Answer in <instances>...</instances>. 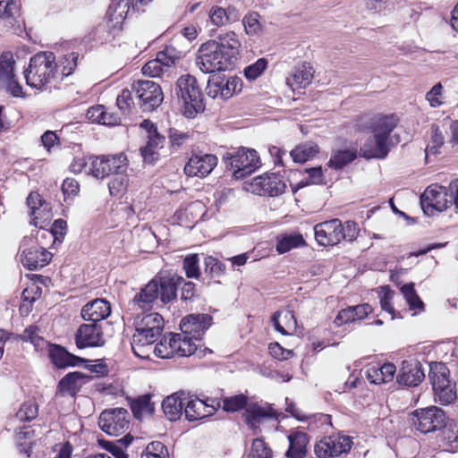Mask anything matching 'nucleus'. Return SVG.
<instances>
[{
  "mask_svg": "<svg viewBox=\"0 0 458 458\" xmlns=\"http://www.w3.org/2000/svg\"><path fill=\"white\" fill-rule=\"evenodd\" d=\"M182 284L181 299L191 300L195 295L194 283L185 282L183 277L176 275L152 279L132 299V310L145 312L150 310L158 300L164 304L170 302L175 299L177 288Z\"/></svg>",
  "mask_w": 458,
  "mask_h": 458,
  "instance_id": "obj_1",
  "label": "nucleus"
},
{
  "mask_svg": "<svg viewBox=\"0 0 458 458\" xmlns=\"http://www.w3.org/2000/svg\"><path fill=\"white\" fill-rule=\"evenodd\" d=\"M241 42L233 31L221 34L217 40L201 45L196 57V65L204 73L232 69L238 59Z\"/></svg>",
  "mask_w": 458,
  "mask_h": 458,
  "instance_id": "obj_2",
  "label": "nucleus"
},
{
  "mask_svg": "<svg viewBox=\"0 0 458 458\" xmlns=\"http://www.w3.org/2000/svg\"><path fill=\"white\" fill-rule=\"evenodd\" d=\"M454 204L458 208V179L453 180L448 187L431 184L420 195V206L427 216L443 212Z\"/></svg>",
  "mask_w": 458,
  "mask_h": 458,
  "instance_id": "obj_3",
  "label": "nucleus"
},
{
  "mask_svg": "<svg viewBox=\"0 0 458 458\" xmlns=\"http://www.w3.org/2000/svg\"><path fill=\"white\" fill-rule=\"evenodd\" d=\"M313 230L317 242L325 247L336 245L343 240L353 242L360 232L356 222L349 220L343 224L337 218L318 223Z\"/></svg>",
  "mask_w": 458,
  "mask_h": 458,
  "instance_id": "obj_4",
  "label": "nucleus"
},
{
  "mask_svg": "<svg viewBox=\"0 0 458 458\" xmlns=\"http://www.w3.org/2000/svg\"><path fill=\"white\" fill-rule=\"evenodd\" d=\"M57 72L55 55L52 52H39L34 55L24 71L26 82L31 88L43 89L51 83Z\"/></svg>",
  "mask_w": 458,
  "mask_h": 458,
  "instance_id": "obj_5",
  "label": "nucleus"
},
{
  "mask_svg": "<svg viewBox=\"0 0 458 458\" xmlns=\"http://www.w3.org/2000/svg\"><path fill=\"white\" fill-rule=\"evenodd\" d=\"M174 93L184 106V114L194 117L205 110L203 95L194 76L186 74L181 76L175 85Z\"/></svg>",
  "mask_w": 458,
  "mask_h": 458,
  "instance_id": "obj_6",
  "label": "nucleus"
},
{
  "mask_svg": "<svg viewBox=\"0 0 458 458\" xmlns=\"http://www.w3.org/2000/svg\"><path fill=\"white\" fill-rule=\"evenodd\" d=\"M226 167L235 179H243L259 166V158L254 149L239 148L224 156Z\"/></svg>",
  "mask_w": 458,
  "mask_h": 458,
  "instance_id": "obj_7",
  "label": "nucleus"
},
{
  "mask_svg": "<svg viewBox=\"0 0 458 458\" xmlns=\"http://www.w3.org/2000/svg\"><path fill=\"white\" fill-rule=\"evenodd\" d=\"M242 89V81L237 76L226 78L225 75H213L208 81L207 94L212 98L226 100Z\"/></svg>",
  "mask_w": 458,
  "mask_h": 458,
  "instance_id": "obj_8",
  "label": "nucleus"
},
{
  "mask_svg": "<svg viewBox=\"0 0 458 458\" xmlns=\"http://www.w3.org/2000/svg\"><path fill=\"white\" fill-rule=\"evenodd\" d=\"M129 412L123 408L106 410L98 419L100 428L110 436H120L130 427Z\"/></svg>",
  "mask_w": 458,
  "mask_h": 458,
  "instance_id": "obj_9",
  "label": "nucleus"
},
{
  "mask_svg": "<svg viewBox=\"0 0 458 458\" xmlns=\"http://www.w3.org/2000/svg\"><path fill=\"white\" fill-rule=\"evenodd\" d=\"M247 191L260 196H278L285 191L286 184L278 174H264L246 185Z\"/></svg>",
  "mask_w": 458,
  "mask_h": 458,
  "instance_id": "obj_10",
  "label": "nucleus"
},
{
  "mask_svg": "<svg viewBox=\"0 0 458 458\" xmlns=\"http://www.w3.org/2000/svg\"><path fill=\"white\" fill-rule=\"evenodd\" d=\"M350 437L332 435L324 437L314 446L315 454L318 458H335L347 454L352 448Z\"/></svg>",
  "mask_w": 458,
  "mask_h": 458,
  "instance_id": "obj_11",
  "label": "nucleus"
},
{
  "mask_svg": "<svg viewBox=\"0 0 458 458\" xmlns=\"http://www.w3.org/2000/svg\"><path fill=\"white\" fill-rule=\"evenodd\" d=\"M445 415L443 410L436 406L417 410L413 413L412 423L423 434L444 428Z\"/></svg>",
  "mask_w": 458,
  "mask_h": 458,
  "instance_id": "obj_12",
  "label": "nucleus"
},
{
  "mask_svg": "<svg viewBox=\"0 0 458 458\" xmlns=\"http://www.w3.org/2000/svg\"><path fill=\"white\" fill-rule=\"evenodd\" d=\"M144 111L150 112L158 107L164 99L161 87L152 81H138L133 84Z\"/></svg>",
  "mask_w": 458,
  "mask_h": 458,
  "instance_id": "obj_13",
  "label": "nucleus"
},
{
  "mask_svg": "<svg viewBox=\"0 0 458 458\" xmlns=\"http://www.w3.org/2000/svg\"><path fill=\"white\" fill-rule=\"evenodd\" d=\"M75 344L79 349L103 346L105 338L102 325L94 322L81 325L75 333Z\"/></svg>",
  "mask_w": 458,
  "mask_h": 458,
  "instance_id": "obj_14",
  "label": "nucleus"
},
{
  "mask_svg": "<svg viewBox=\"0 0 458 458\" xmlns=\"http://www.w3.org/2000/svg\"><path fill=\"white\" fill-rule=\"evenodd\" d=\"M15 62L11 52H4L0 55V83L6 84L8 91L13 97L23 95L22 87L15 80L13 66Z\"/></svg>",
  "mask_w": 458,
  "mask_h": 458,
  "instance_id": "obj_15",
  "label": "nucleus"
},
{
  "mask_svg": "<svg viewBox=\"0 0 458 458\" xmlns=\"http://www.w3.org/2000/svg\"><path fill=\"white\" fill-rule=\"evenodd\" d=\"M212 324V317L208 314H191L181 320L182 333L194 340H199Z\"/></svg>",
  "mask_w": 458,
  "mask_h": 458,
  "instance_id": "obj_16",
  "label": "nucleus"
},
{
  "mask_svg": "<svg viewBox=\"0 0 458 458\" xmlns=\"http://www.w3.org/2000/svg\"><path fill=\"white\" fill-rule=\"evenodd\" d=\"M217 165V157L212 154L192 155L184 166L188 176L206 177Z\"/></svg>",
  "mask_w": 458,
  "mask_h": 458,
  "instance_id": "obj_17",
  "label": "nucleus"
},
{
  "mask_svg": "<svg viewBox=\"0 0 458 458\" xmlns=\"http://www.w3.org/2000/svg\"><path fill=\"white\" fill-rule=\"evenodd\" d=\"M51 259L52 253L38 245L23 249L21 254V261L29 270L44 267L50 262Z\"/></svg>",
  "mask_w": 458,
  "mask_h": 458,
  "instance_id": "obj_18",
  "label": "nucleus"
},
{
  "mask_svg": "<svg viewBox=\"0 0 458 458\" xmlns=\"http://www.w3.org/2000/svg\"><path fill=\"white\" fill-rule=\"evenodd\" d=\"M389 150L390 143L389 140H386V136L373 133L360 147V153L367 159L385 158Z\"/></svg>",
  "mask_w": 458,
  "mask_h": 458,
  "instance_id": "obj_19",
  "label": "nucleus"
},
{
  "mask_svg": "<svg viewBox=\"0 0 458 458\" xmlns=\"http://www.w3.org/2000/svg\"><path fill=\"white\" fill-rule=\"evenodd\" d=\"M111 314V306L104 299H95L86 303L81 311V318L86 322H94L103 325V320Z\"/></svg>",
  "mask_w": 458,
  "mask_h": 458,
  "instance_id": "obj_20",
  "label": "nucleus"
},
{
  "mask_svg": "<svg viewBox=\"0 0 458 458\" xmlns=\"http://www.w3.org/2000/svg\"><path fill=\"white\" fill-rule=\"evenodd\" d=\"M425 378L422 364L417 360H403L400 374L397 376L399 384L407 386H417Z\"/></svg>",
  "mask_w": 458,
  "mask_h": 458,
  "instance_id": "obj_21",
  "label": "nucleus"
},
{
  "mask_svg": "<svg viewBox=\"0 0 458 458\" xmlns=\"http://www.w3.org/2000/svg\"><path fill=\"white\" fill-rule=\"evenodd\" d=\"M91 379V376L80 371L68 373L59 381L57 386V394L63 396H75L81 386Z\"/></svg>",
  "mask_w": 458,
  "mask_h": 458,
  "instance_id": "obj_22",
  "label": "nucleus"
},
{
  "mask_svg": "<svg viewBox=\"0 0 458 458\" xmlns=\"http://www.w3.org/2000/svg\"><path fill=\"white\" fill-rule=\"evenodd\" d=\"M130 10V0H111L106 12L107 27L114 32L120 31Z\"/></svg>",
  "mask_w": 458,
  "mask_h": 458,
  "instance_id": "obj_23",
  "label": "nucleus"
},
{
  "mask_svg": "<svg viewBox=\"0 0 458 458\" xmlns=\"http://www.w3.org/2000/svg\"><path fill=\"white\" fill-rule=\"evenodd\" d=\"M289 447L285 452L286 458H305L308 453L307 445L310 437L307 433L293 430L287 437Z\"/></svg>",
  "mask_w": 458,
  "mask_h": 458,
  "instance_id": "obj_24",
  "label": "nucleus"
},
{
  "mask_svg": "<svg viewBox=\"0 0 458 458\" xmlns=\"http://www.w3.org/2000/svg\"><path fill=\"white\" fill-rule=\"evenodd\" d=\"M163 329L157 327H136L134 335H132L131 348L137 356H140V351L147 345L154 344L160 336Z\"/></svg>",
  "mask_w": 458,
  "mask_h": 458,
  "instance_id": "obj_25",
  "label": "nucleus"
},
{
  "mask_svg": "<svg viewBox=\"0 0 458 458\" xmlns=\"http://www.w3.org/2000/svg\"><path fill=\"white\" fill-rule=\"evenodd\" d=\"M186 395L183 392H178L165 397L162 402V410L165 416L170 421H176L182 415Z\"/></svg>",
  "mask_w": 458,
  "mask_h": 458,
  "instance_id": "obj_26",
  "label": "nucleus"
},
{
  "mask_svg": "<svg viewBox=\"0 0 458 458\" xmlns=\"http://www.w3.org/2000/svg\"><path fill=\"white\" fill-rule=\"evenodd\" d=\"M48 352L51 361L58 369L77 366L85 361L84 359L70 353L64 347L57 344H49Z\"/></svg>",
  "mask_w": 458,
  "mask_h": 458,
  "instance_id": "obj_27",
  "label": "nucleus"
},
{
  "mask_svg": "<svg viewBox=\"0 0 458 458\" xmlns=\"http://www.w3.org/2000/svg\"><path fill=\"white\" fill-rule=\"evenodd\" d=\"M189 51L188 46L181 43L180 37H174L163 51L158 52L166 68L174 65Z\"/></svg>",
  "mask_w": 458,
  "mask_h": 458,
  "instance_id": "obj_28",
  "label": "nucleus"
},
{
  "mask_svg": "<svg viewBox=\"0 0 458 458\" xmlns=\"http://www.w3.org/2000/svg\"><path fill=\"white\" fill-rule=\"evenodd\" d=\"M165 142V137L159 132L148 135L146 146L140 148V154L145 163L154 164L159 158L158 150Z\"/></svg>",
  "mask_w": 458,
  "mask_h": 458,
  "instance_id": "obj_29",
  "label": "nucleus"
},
{
  "mask_svg": "<svg viewBox=\"0 0 458 458\" xmlns=\"http://www.w3.org/2000/svg\"><path fill=\"white\" fill-rule=\"evenodd\" d=\"M242 417L249 428L255 430L262 420L272 417L271 409L250 403L246 407Z\"/></svg>",
  "mask_w": 458,
  "mask_h": 458,
  "instance_id": "obj_30",
  "label": "nucleus"
},
{
  "mask_svg": "<svg viewBox=\"0 0 458 458\" xmlns=\"http://www.w3.org/2000/svg\"><path fill=\"white\" fill-rule=\"evenodd\" d=\"M396 368L393 363L373 365L367 370V378L373 384H383L391 381L394 376Z\"/></svg>",
  "mask_w": 458,
  "mask_h": 458,
  "instance_id": "obj_31",
  "label": "nucleus"
},
{
  "mask_svg": "<svg viewBox=\"0 0 458 458\" xmlns=\"http://www.w3.org/2000/svg\"><path fill=\"white\" fill-rule=\"evenodd\" d=\"M313 78L312 68L303 64L301 66L295 67L292 75L287 78L286 83L293 90L295 89L305 88L311 83Z\"/></svg>",
  "mask_w": 458,
  "mask_h": 458,
  "instance_id": "obj_32",
  "label": "nucleus"
},
{
  "mask_svg": "<svg viewBox=\"0 0 458 458\" xmlns=\"http://www.w3.org/2000/svg\"><path fill=\"white\" fill-rule=\"evenodd\" d=\"M275 329L284 335L291 334L296 328L297 321L292 311H276L271 317Z\"/></svg>",
  "mask_w": 458,
  "mask_h": 458,
  "instance_id": "obj_33",
  "label": "nucleus"
},
{
  "mask_svg": "<svg viewBox=\"0 0 458 458\" xmlns=\"http://www.w3.org/2000/svg\"><path fill=\"white\" fill-rule=\"evenodd\" d=\"M184 413L189 421H195L211 415L212 411L205 402L197 398L185 401Z\"/></svg>",
  "mask_w": 458,
  "mask_h": 458,
  "instance_id": "obj_34",
  "label": "nucleus"
},
{
  "mask_svg": "<svg viewBox=\"0 0 458 458\" xmlns=\"http://www.w3.org/2000/svg\"><path fill=\"white\" fill-rule=\"evenodd\" d=\"M398 122L399 119L395 114L377 116L371 124L372 132L386 136V140H389L390 133L396 127Z\"/></svg>",
  "mask_w": 458,
  "mask_h": 458,
  "instance_id": "obj_35",
  "label": "nucleus"
},
{
  "mask_svg": "<svg viewBox=\"0 0 458 458\" xmlns=\"http://www.w3.org/2000/svg\"><path fill=\"white\" fill-rule=\"evenodd\" d=\"M209 17L213 24L224 26L237 21L240 19V14L234 7L224 9L219 6H214L210 10Z\"/></svg>",
  "mask_w": 458,
  "mask_h": 458,
  "instance_id": "obj_36",
  "label": "nucleus"
},
{
  "mask_svg": "<svg viewBox=\"0 0 458 458\" xmlns=\"http://www.w3.org/2000/svg\"><path fill=\"white\" fill-rule=\"evenodd\" d=\"M151 394H143L131 402L133 416L141 420L146 415H151L155 411V403L151 402Z\"/></svg>",
  "mask_w": 458,
  "mask_h": 458,
  "instance_id": "obj_37",
  "label": "nucleus"
},
{
  "mask_svg": "<svg viewBox=\"0 0 458 458\" xmlns=\"http://www.w3.org/2000/svg\"><path fill=\"white\" fill-rule=\"evenodd\" d=\"M428 377L432 386L445 385L451 382L450 371L443 362H432L429 364Z\"/></svg>",
  "mask_w": 458,
  "mask_h": 458,
  "instance_id": "obj_38",
  "label": "nucleus"
},
{
  "mask_svg": "<svg viewBox=\"0 0 458 458\" xmlns=\"http://www.w3.org/2000/svg\"><path fill=\"white\" fill-rule=\"evenodd\" d=\"M435 399L442 405H447L457 398L455 382H449L445 385L432 386Z\"/></svg>",
  "mask_w": 458,
  "mask_h": 458,
  "instance_id": "obj_39",
  "label": "nucleus"
},
{
  "mask_svg": "<svg viewBox=\"0 0 458 458\" xmlns=\"http://www.w3.org/2000/svg\"><path fill=\"white\" fill-rule=\"evenodd\" d=\"M18 13V4L14 0H0V20L5 27L14 26Z\"/></svg>",
  "mask_w": 458,
  "mask_h": 458,
  "instance_id": "obj_40",
  "label": "nucleus"
},
{
  "mask_svg": "<svg viewBox=\"0 0 458 458\" xmlns=\"http://www.w3.org/2000/svg\"><path fill=\"white\" fill-rule=\"evenodd\" d=\"M26 202L27 206L31 210L30 216H34L31 224L35 226H38V216L37 215V212L38 211V215H40L41 212H49V205L41 198L38 192H30L27 198Z\"/></svg>",
  "mask_w": 458,
  "mask_h": 458,
  "instance_id": "obj_41",
  "label": "nucleus"
},
{
  "mask_svg": "<svg viewBox=\"0 0 458 458\" xmlns=\"http://www.w3.org/2000/svg\"><path fill=\"white\" fill-rule=\"evenodd\" d=\"M318 153V146L315 143L309 142L297 146L293 148L290 155L296 163H305L311 159Z\"/></svg>",
  "mask_w": 458,
  "mask_h": 458,
  "instance_id": "obj_42",
  "label": "nucleus"
},
{
  "mask_svg": "<svg viewBox=\"0 0 458 458\" xmlns=\"http://www.w3.org/2000/svg\"><path fill=\"white\" fill-rule=\"evenodd\" d=\"M357 157L355 149H344L335 151L330 157L327 165L333 169L339 170L352 163Z\"/></svg>",
  "mask_w": 458,
  "mask_h": 458,
  "instance_id": "obj_43",
  "label": "nucleus"
},
{
  "mask_svg": "<svg viewBox=\"0 0 458 458\" xmlns=\"http://www.w3.org/2000/svg\"><path fill=\"white\" fill-rule=\"evenodd\" d=\"M175 334H170L167 338L165 336L154 348V353L162 359H170L176 355Z\"/></svg>",
  "mask_w": 458,
  "mask_h": 458,
  "instance_id": "obj_44",
  "label": "nucleus"
},
{
  "mask_svg": "<svg viewBox=\"0 0 458 458\" xmlns=\"http://www.w3.org/2000/svg\"><path fill=\"white\" fill-rule=\"evenodd\" d=\"M89 171L88 174L98 179H104L110 175V170L106 165V156L102 157H89Z\"/></svg>",
  "mask_w": 458,
  "mask_h": 458,
  "instance_id": "obj_45",
  "label": "nucleus"
},
{
  "mask_svg": "<svg viewBox=\"0 0 458 458\" xmlns=\"http://www.w3.org/2000/svg\"><path fill=\"white\" fill-rule=\"evenodd\" d=\"M444 132H445L444 128L442 129L437 124H432L430 141L425 149L426 157L429 154L437 155L439 153V148L445 143Z\"/></svg>",
  "mask_w": 458,
  "mask_h": 458,
  "instance_id": "obj_46",
  "label": "nucleus"
},
{
  "mask_svg": "<svg viewBox=\"0 0 458 458\" xmlns=\"http://www.w3.org/2000/svg\"><path fill=\"white\" fill-rule=\"evenodd\" d=\"M176 339V355L186 357L193 354L197 350V346L192 337L182 334H175Z\"/></svg>",
  "mask_w": 458,
  "mask_h": 458,
  "instance_id": "obj_47",
  "label": "nucleus"
},
{
  "mask_svg": "<svg viewBox=\"0 0 458 458\" xmlns=\"http://www.w3.org/2000/svg\"><path fill=\"white\" fill-rule=\"evenodd\" d=\"M444 443L447 450L455 453L458 452V423L452 422L444 426Z\"/></svg>",
  "mask_w": 458,
  "mask_h": 458,
  "instance_id": "obj_48",
  "label": "nucleus"
},
{
  "mask_svg": "<svg viewBox=\"0 0 458 458\" xmlns=\"http://www.w3.org/2000/svg\"><path fill=\"white\" fill-rule=\"evenodd\" d=\"M106 165L110 170V174H125L128 167V160L125 155L123 153L106 156Z\"/></svg>",
  "mask_w": 458,
  "mask_h": 458,
  "instance_id": "obj_49",
  "label": "nucleus"
},
{
  "mask_svg": "<svg viewBox=\"0 0 458 458\" xmlns=\"http://www.w3.org/2000/svg\"><path fill=\"white\" fill-rule=\"evenodd\" d=\"M223 402V409L227 412H235L239 411L242 409H245L248 406V397L243 394H236L230 397H225L222 400Z\"/></svg>",
  "mask_w": 458,
  "mask_h": 458,
  "instance_id": "obj_50",
  "label": "nucleus"
},
{
  "mask_svg": "<svg viewBox=\"0 0 458 458\" xmlns=\"http://www.w3.org/2000/svg\"><path fill=\"white\" fill-rule=\"evenodd\" d=\"M305 245V241L301 234L288 235L279 239L276 243V250L280 253H285L293 248Z\"/></svg>",
  "mask_w": 458,
  "mask_h": 458,
  "instance_id": "obj_51",
  "label": "nucleus"
},
{
  "mask_svg": "<svg viewBox=\"0 0 458 458\" xmlns=\"http://www.w3.org/2000/svg\"><path fill=\"white\" fill-rule=\"evenodd\" d=\"M79 55L75 52H72L68 55L61 57L57 64V69L61 70V73L64 77H67L73 72L77 66V60Z\"/></svg>",
  "mask_w": 458,
  "mask_h": 458,
  "instance_id": "obj_52",
  "label": "nucleus"
},
{
  "mask_svg": "<svg viewBox=\"0 0 458 458\" xmlns=\"http://www.w3.org/2000/svg\"><path fill=\"white\" fill-rule=\"evenodd\" d=\"M242 25L245 32L250 36L259 35L262 30L259 22V14L256 12L246 14L242 19Z\"/></svg>",
  "mask_w": 458,
  "mask_h": 458,
  "instance_id": "obj_53",
  "label": "nucleus"
},
{
  "mask_svg": "<svg viewBox=\"0 0 458 458\" xmlns=\"http://www.w3.org/2000/svg\"><path fill=\"white\" fill-rule=\"evenodd\" d=\"M165 61L158 56L146 63L142 67V73L149 77H159L164 72Z\"/></svg>",
  "mask_w": 458,
  "mask_h": 458,
  "instance_id": "obj_54",
  "label": "nucleus"
},
{
  "mask_svg": "<svg viewBox=\"0 0 458 458\" xmlns=\"http://www.w3.org/2000/svg\"><path fill=\"white\" fill-rule=\"evenodd\" d=\"M401 292L411 309L416 310L423 307V302L416 293L413 284L403 285Z\"/></svg>",
  "mask_w": 458,
  "mask_h": 458,
  "instance_id": "obj_55",
  "label": "nucleus"
},
{
  "mask_svg": "<svg viewBox=\"0 0 458 458\" xmlns=\"http://www.w3.org/2000/svg\"><path fill=\"white\" fill-rule=\"evenodd\" d=\"M198 254H191L183 259V269L188 278H199L200 276Z\"/></svg>",
  "mask_w": 458,
  "mask_h": 458,
  "instance_id": "obj_56",
  "label": "nucleus"
},
{
  "mask_svg": "<svg viewBox=\"0 0 458 458\" xmlns=\"http://www.w3.org/2000/svg\"><path fill=\"white\" fill-rule=\"evenodd\" d=\"M204 272L211 278L220 276L225 270V266L212 256L206 257L204 259Z\"/></svg>",
  "mask_w": 458,
  "mask_h": 458,
  "instance_id": "obj_57",
  "label": "nucleus"
},
{
  "mask_svg": "<svg viewBox=\"0 0 458 458\" xmlns=\"http://www.w3.org/2000/svg\"><path fill=\"white\" fill-rule=\"evenodd\" d=\"M136 327L151 328L159 327L163 329L164 319L158 313H148L142 316V318L136 321Z\"/></svg>",
  "mask_w": 458,
  "mask_h": 458,
  "instance_id": "obj_58",
  "label": "nucleus"
},
{
  "mask_svg": "<svg viewBox=\"0 0 458 458\" xmlns=\"http://www.w3.org/2000/svg\"><path fill=\"white\" fill-rule=\"evenodd\" d=\"M38 413V405L35 403H24L16 413L20 421H30L37 418Z\"/></svg>",
  "mask_w": 458,
  "mask_h": 458,
  "instance_id": "obj_59",
  "label": "nucleus"
},
{
  "mask_svg": "<svg viewBox=\"0 0 458 458\" xmlns=\"http://www.w3.org/2000/svg\"><path fill=\"white\" fill-rule=\"evenodd\" d=\"M128 178L124 174L114 175L108 182L109 192L113 196L121 194L126 190Z\"/></svg>",
  "mask_w": 458,
  "mask_h": 458,
  "instance_id": "obj_60",
  "label": "nucleus"
},
{
  "mask_svg": "<svg viewBox=\"0 0 458 458\" xmlns=\"http://www.w3.org/2000/svg\"><path fill=\"white\" fill-rule=\"evenodd\" d=\"M250 454L253 458H271L272 450L263 439L256 438L252 441Z\"/></svg>",
  "mask_w": 458,
  "mask_h": 458,
  "instance_id": "obj_61",
  "label": "nucleus"
},
{
  "mask_svg": "<svg viewBox=\"0 0 458 458\" xmlns=\"http://www.w3.org/2000/svg\"><path fill=\"white\" fill-rule=\"evenodd\" d=\"M267 66V61L265 58H259L245 68L244 74L248 80H255L266 70Z\"/></svg>",
  "mask_w": 458,
  "mask_h": 458,
  "instance_id": "obj_62",
  "label": "nucleus"
},
{
  "mask_svg": "<svg viewBox=\"0 0 458 458\" xmlns=\"http://www.w3.org/2000/svg\"><path fill=\"white\" fill-rule=\"evenodd\" d=\"M305 173L308 174L306 184L323 185L327 183L321 166L307 168L305 169Z\"/></svg>",
  "mask_w": 458,
  "mask_h": 458,
  "instance_id": "obj_63",
  "label": "nucleus"
},
{
  "mask_svg": "<svg viewBox=\"0 0 458 458\" xmlns=\"http://www.w3.org/2000/svg\"><path fill=\"white\" fill-rule=\"evenodd\" d=\"M116 105L123 114H127L133 105L131 93L129 89H123L116 98Z\"/></svg>",
  "mask_w": 458,
  "mask_h": 458,
  "instance_id": "obj_64",
  "label": "nucleus"
}]
</instances>
